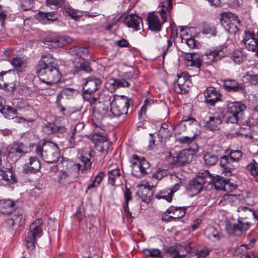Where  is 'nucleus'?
I'll return each mask as SVG.
<instances>
[{
	"mask_svg": "<svg viewBox=\"0 0 258 258\" xmlns=\"http://www.w3.org/2000/svg\"><path fill=\"white\" fill-rule=\"evenodd\" d=\"M182 119L185 121L188 130L195 134V135H198L199 133L198 121L189 116L183 117Z\"/></svg>",
	"mask_w": 258,
	"mask_h": 258,
	"instance_id": "f704fd0d",
	"label": "nucleus"
},
{
	"mask_svg": "<svg viewBox=\"0 0 258 258\" xmlns=\"http://www.w3.org/2000/svg\"><path fill=\"white\" fill-rule=\"evenodd\" d=\"M80 159L82 165L80 163H73L67 170L70 173V176L73 178L75 181L78 179L80 170L83 172H86L91 168L93 157L91 152H84L81 155Z\"/></svg>",
	"mask_w": 258,
	"mask_h": 258,
	"instance_id": "7ed1b4c3",
	"label": "nucleus"
},
{
	"mask_svg": "<svg viewBox=\"0 0 258 258\" xmlns=\"http://www.w3.org/2000/svg\"><path fill=\"white\" fill-rule=\"evenodd\" d=\"M178 79L174 85V90L178 94H185L192 86L190 76L187 72H181L177 75Z\"/></svg>",
	"mask_w": 258,
	"mask_h": 258,
	"instance_id": "9b49d317",
	"label": "nucleus"
},
{
	"mask_svg": "<svg viewBox=\"0 0 258 258\" xmlns=\"http://www.w3.org/2000/svg\"><path fill=\"white\" fill-rule=\"evenodd\" d=\"M194 154L189 149H183L168 157V163L175 166H180L191 162Z\"/></svg>",
	"mask_w": 258,
	"mask_h": 258,
	"instance_id": "6e6552de",
	"label": "nucleus"
},
{
	"mask_svg": "<svg viewBox=\"0 0 258 258\" xmlns=\"http://www.w3.org/2000/svg\"><path fill=\"white\" fill-rule=\"evenodd\" d=\"M48 67H57L56 59L50 54H43L36 67V71L47 69Z\"/></svg>",
	"mask_w": 258,
	"mask_h": 258,
	"instance_id": "4be33fe9",
	"label": "nucleus"
},
{
	"mask_svg": "<svg viewBox=\"0 0 258 258\" xmlns=\"http://www.w3.org/2000/svg\"><path fill=\"white\" fill-rule=\"evenodd\" d=\"M221 25L230 33H235L238 30L240 20L232 13H223L220 19Z\"/></svg>",
	"mask_w": 258,
	"mask_h": 258,
	"instance_id": "1a4fd4ad",
	"label": "nucleus"
},
{
	"mask_svg": "<svg viewBox=\"0 0 258 258\" xmlns=\"http://www.w3.org/2000/svg\"><path fill=\"white\" fill-rule=\"evenodd\" d=\"M142 21V19L139 16L133 14L126 16L124 20L125 25L134 31L140 30V24L143 25Z\"/></svg>",
	"mask_w": 258,
	"mask_h": 258,
	"instance_id": "bb28decb",
	"label": "nucleus"
},
{
	"mask_svg": "<svg viewBox=\"0 0 258 258\" xmlns=\"http://www.w3.org/2000/svg\"><path fill=\"white\" fill-rule=\"evenodd\" d=\"M226 180L227 179H225L224 177L219 175L214 177L213 182L215 189L224 191Z\"/></svg>",
	"mask_w": 258,
	"mask_h": 258,
	"instance_id": "a18cd8bd",
	"label": "nucleus"
},
{
	"mask_svg": "<svg viewBox=\"0 0 258 258\" xmlns=\"http://www.w3.org/2000/svg\"><path fill=\"white\" fill-rule=\"evenodd\" d=\"M187 66L195 67L198 69H200L202 66V59L197 53H195L190 61L187 63Z\"/></svg>",
	"mask_w": 258,
	"mask_h": 258,
	"instance_id": "5fc2aeb1",
	"label": "nucleus"
},
{
	"mask_svg": "<svg viewBox=\"0 0 258 258\" xmlns=\"http://www.w3.org/2000/svg\"><path fill=\"white\" fill-rule=\"evenodd\" d=\"M210 250L206 247H204L197 252H195L197 258H205L209 253Z\"/></svg>",
	"mask_w": 258,
	"mask_h": 258,
	"instance_id": "e2e57ef3",
	"label": "nucleus"
},
{
	"mask_svg": "<svg viewBox=\"0 0 258 258\" xmlns=\"http://www.w3.org/2000/svg\"><path fill=\"white\" fill-rule=\"evenodd\" d=\"M178 184H176L172 188H167L161 190L155 195V198L157 199H163L166 200L168 202H171L172 199L173 194L178 189Z\"/></svg>",
	"mask_w": 258,
	"mask_h": 258,
	"instance_id": "c756f323",
	"label": "nucleus"
},
{
	"mask_svg": "<svg viewBox=\"0 0 258 258\" xmlns=\"http://www.w3.org/2000/svg\"><path fill=\"white\" fill-rule=\"evenodd\" d=\"M186 208L184 207L170 206L167 210L168 213L173 214V219H179L183 217L186 213Z\"/></svg>",
	"mask_w": 258,
	"mask_h": 258,
	"instance_id": "c9c22d12",
	"label": "nucleus"
},
{
	"mask_svg": "<svg viewBox=\"0 0 258 258\" xmlns=\"http://www.w3.org/2000/svg\"><path fill=\"white\" fill-rule=\"evenodd\" d=\"M235 163L229 158V156L227 155L222 156L220 160V165L223 168V172L230 175L235 168V165H234Z\"/></svg>",
	"mask_w": 258,
	"mask_h": 258,
	"instance_id": "c85d7f7f",
	"label": "nucleus"
},
{
	"mask_svg": "<svg viewBox=\"0 0 258 258\" xmlns=\"http://www.w3.org/2000/svg\"><path fill=\"white\" fill-rule=\"evenodd\" d=\"M205 55L211 61H217L228 56V51L225 47L216 46L207 49Z\"/></svg>",
	"mask_w": 258,
	"mask_h": 258,
	"instance_id": "4468645a",
	"label": "nucleus"
},
{
	"mask_svg": "<svg viewBox=\"0 0 258 258\" xmlns=\"http://www.w3.org/2000/svg\"><path fill=\"white\" fill-rule=\"evenodd\" d=\"M228 56L234 64H240L246 58V55L239 50H234L231 53L228 52Z\"/></svg>",
	"mask_w": 258,
	"mask_h": 258,
	"instance_id": "473e14b6",
	"label": "nucleus"
},
{
	"mask_svg": "<svg viewBox=\"0 0 258 258\" xmlns=\"http://www.w3.org/2000/svg\"><path fill=\"white\" fill-rule=\"evenodd\" d=\"M247 248V245L242 244L235 250L236 255H240L241 258H255V254Z\"/></svg>",
	"mask_w": 258,
	"mask_h": 258,
	"instance_id": "72a5a7b5",
	"label": "nucleus"
},
{
	"mask_svg": "<svg viewBox=\"0 0 258 258\" xmlns=\"http://www.w3.org/2000/svg\"><path fill=\"white\" fill-rule=\"evenodd\" d=\"M205 183V179L199 176L192 180L189 184V189L194 195L199 194L203 188V185Z\"/></svg>",
	"mask_w": 258,
	"mask_h": 258,
	"instance_id": "7c9ffc66",
	"label": "nucleus"
},
{
	"mask_svg": "<svg viewBox=\"0 0 258 258\" xmlns=\"http://www.w3.org/2000/svg\"><path fill=\"white\" fill-rule=\"evenodd\" d=\"M237 211L238 212L245 213V215H247L249 217H253L258 220V212L255 211L254 209L246 206H240Z\"/></svg>",
	"mask_w": 258,
	"mask_h": 258,
	"instance_id": "37998d69",
	"label": "nucleus"
},
{
	"mask_svg": "<svg viewBox=\"0 0 258 258\" xmlns=\"http://www.w3.org/2000/svg\"><path fill=\"white\" fill-rule=\"evenodd\" d=\"M0 112L6 118L8 119L14 118V116L17 114V110L9 105L2 106L0 107Z\"/></svg>",
	"mask_w": 258,
	"mask_h": 258,
	"instance_id": "58836bf2",
	"label": "nucleus"
},
{
	"mask_svg": "<svg viewBox=\"0 0 258 258\" xmlns=\"http://www.w3.org/2000/svg\"><path fill=\"white\" fill-rule=\"evenodd\" d=\"M44 133L47 135H51L56 133L57 126L53 123H48L42 127Z\"/></svg>",
	"mask_w": 258,
	"mask_h": 258,
	"instance_id": "4d7b16f0",
	"label": "nucleus"
},
{
	"mask_svg": "<svg viewBox=\"0 0 258 258\" xmlns=\"http://www.w3.org/2000/svg\"><path fill=\"white\" fill-rule=\"evenodd\" d=\"M242 118L235 114H228L226 117V121L228 123H237Z\"/></svg>",
	"mask_w": 258,
	"mask_h": 258,
	"instance_id": "0e129e2a",
	"label": "nucleus"
},
{
	"mask_svg": "<svg viewBox=\"0 0 258 258\" xmlns=\"http://www.w3.org/2000/svg\"><path fill=\"white\" fill-rule=\"evenodd\" d=\"M124 203L123 205V209L124 212L126 213V216L132 217V213L129 210L128 202L132 200V192L128 188H126L124 191Z\"/></svg>",
	"mask_w": 258,
	"mask_h": 258,
	"instance_id": "ea45409f",
	"label": "nucleus"
},
{
	"mask_svg": "<svg viewBox=\"0 0 258 258\" xmlns=\"http://www.w3.org/2000/svg\"><path fill=\"white\" fill-rule=\"evenodd\" d=\"M132 174L133 176L140 178L147 174V169L149 168V163L144 157L133 155L130 160Z\"/></svg>",
	"mask_w": 258,
	"mask_h": 258,
	"instance_id": "39448f33",
	"label": "nucleus"
},
{
	"mask_svg": "<svg viewBox=\"0 0 258 258\" xmlns=\"http://www.w3.org/2000/svg\"><path fill=\"white\" fill-rule=\"evenodd\" d=\"M168 173V172L167 170L159 168L154 173L153 177L156 179L160 180L163 177L166 176Z\"/></svg>",
	"mask_w": 258,
	"mask_h": 258,
	"instance_id": "052dcab7",
	"label": "nucleus"
},
{
	"mask_svg": "<svg viewBox=\"0 0 258 258\" xmlns=\"http://www.w3.org/2000/svg\"><path fill=\"white\" fill-rule=\"evenodd\" d=\"M91 140L95 144L96 149L102 155H107L112 149L111 143L108 140L104 131L95 132Z\"/></svg>",
	"mask_w": 258,
	"mask_h": 258,
	"instance_id": "0eeeda50",
	"label": "nucleus"
},
{
	"mask_svg": "<svg viewBox=\"0 0 258 258\" xmlns=\"http://www.w3.org/2000/svg\"><path fill=\"white\" fill-rule=\"evenodd\" d=\"M64 12L76 21H79L81 18V15H78L77 12L71 7H66Z\"/></svg>",
	"mask_w": 258,
	"mask_h": 258,
	"instance_id": "603ef678",
	"label": "nucleus"
},
{
	"mask_svg": "<svg viewBox=\"0 0 258 258\" xmlns=\"http://www.w3.org/2000/svg\"><path fill=\"white\" fill-rule=\"evenodd\" d=\"M144 254L147 256H150L153 258H158L161 257V251L157 248L144 249L143 250Z\"/></svg>",
	"mask_w": 258,
	"mask_h": 258,
	"instance_id": "6e6d98bb",
	"label": "nucleus"
},
{
	"mask_svg": "<svg viewBox=\"0 0 258 258\" xmlns=\"http://www.w3.org/2000/svg\"><path fill=\"white\" fill-rule=\"evenodd\" d=\"M69 52L72 55H76L80 57H83L88 54L89 51L86 47L75 46L70 49Z\"/></svg>",
	"mask_w": 258,
	"mask_h": 258,
	"instance_id": "a19ab883",
	"label": "nucleus"
},
{
	"mask_svg": "<svg viewBox=\"0 0 258 258\" xmlns=\"http://www.w3.org/2000/svg\"><path fill=\"white\" fill-rule=\"evenodd\" d=\"M16 209V203L10 199L0 200V212L3 214L9 215Z\"/></svg>",
	"mask_w": 258,
	"mask_h": 258,
	"instance_id": "cd10ccee",
	"label": "nucleus"
},
{
	"mask_svg": "<svg viewBox=\"0 0 258 258\" xmlns=\"http://www.w3.org/2000/svg\"><path fill=\"white\" fill-rule=\"evenodd\" d=\"M246 169L253 179L258 182V163L253 159L246 166Z\"/></svg>",
	"mask_w": 258,
	"mask_h": 258,
	"instance_id": "4c0bfd02",
	"label": "nucleus"
},
{
	"mask_svg": "<svg viewBox=\"0 0 258 258\" xmlns=\"http://www.w3.org/2000/svg\"><path fill=\"white\" fill-rule=\"evenodd\" d=\"M0 175L2 179L8 184H14L17 181V178L13 168L10 163L2 165L0 170Z\"/></svg>",
	"mask_w": 258,
	"mask_h": 258,
	"instance_id": "6ab92c4d",
	"label": "nucleus"
},
{
	"mask_svg": "<svg viewBox=\"0 0 258 258\" xmlns=\"http://www.w3.org/2000/svg\"><path fill=\"white\" fill-rule=\"evenodd\" d=\"M226 153L227 154L226 155L229 156V158L235 162L239 161L242 156V152L239 150H232L230 151H227Z\"/></svg>",
	"mask_w": 258,
	"mask_h": 258,
	"instance_id": "3c124183",
	"label": "nucleus"
},
{
	"mask_svg": "<svg viewBox=\"0 0 258 258\" xmlns=\"http://www.w3.org/2000/svg\"><path fill=\"white\" fill-rule=\"evenodd\" d=\"M222 122L220 116L217 114H209L203 120L204 128L211 131L219 130Z\"/></svg>",
	"mask_w": 258,
	"mask_h": 258,
	"instance_id": "dca6fc26",
	"label": "nucleus"
},
{
	"mask_svg": "<svg viewBox=\"0 0 258 258\" xmlns=\"http://www.w3.org/2000/svg\"><path fill=\"white\" fill-rule=\"evenodd\" d=\"M35 152L44 161L49 163L56 162L60 155L59 148L52 142L44 143L42 146L37 145Z\"/></svg>",
	"mask_w": 258,
	"mask_h": 258,
	"instance_id": "f03ea898",
	"label": "nucleus"
},
{
	"mask_svg": "<svg viewBox=\"0 0 258 258\" xmlns=\"http://www.w3.org/2000/svg\"><path fill=\"white\" fill-rule=\"evenodd\" d=\"M223 87L229 92H238L243 94L245 92V86L242 83L232 79H227L222 80Z\"/></svg>",
	"mask_w": 258,
	"mask_h": 258,
	"instance_id": "f3484780",
	"label": "nucleus"
},
{
	"mask_svg": "<svg viewBox=\"0 0 258 258\" xmlns=\"http://www.w3.org/2000/svg\"><path fill=\"white\" fill-rule=\"evenodd\" d=\"M59 181L60 182L67 181L68 182L75 181L73 178L70 176V173L67 170H62L59 172L58 175Z\"/></svg>",
	"mask_w": 258,
	"mask_h": 258,
	"instance_id": "864d4df0",
	"label": "nucleus"
},
{
	"mask_svg": "<svg viewBox=\"0 0 258 258\" xmlns=\"http://www.w3.org/2000/svg\"><path fill=\"white\" fill-rule=\"evenodd\" d=\"M67 99L60 92L57 95L55 103L57 107L59 108V111H66V108L63 106V104L66 103Z\"/></svg>",
	"mask_w": 258,
	"mask_h": 258,
	"instance_id": "8fccbe9b",
	"label": "nucleus"
},
{
	"mask_svg": "<svg viewBox=\"0 0 258 258\" xmlns=\"http://www.w3.org/2000/svg\"><path fill=\"white\" fill-rule=\"evenodd\" d=\"M161 7L162 9L159 12L161 17V22L163 24L167 21L168 17L171 16V12L172 10V0H168L166 4H163Z\"/></svg>",
	"mask_w": 258,
	"mask_h": 258,
	"instance_id": "2f4dec72",
	"label": "nucleus"
},
{
	"mask_svg": "<svg viewBox=\"0 0 258 258\" xmlns=\"http://www.w3.org/2000/svg\"><path fill=\"white\" fill-rule=\"evenodd\" d=\"M15 79V75L12 71L1 72L0 73V88L6 90H9V86H10L11 88H13Z\"/></svg>",
	"mask_w": 258,
	"mask_h": 258,
	"instance_id": "aec40b11",
	"label": "nucleus"
},
{
	"mask_svg": "<svg viewBox=\"0 0 258 258\" xmlns=\"http://www.w3.org/2000/svg\"><path fill=\"white\" fill-rule=\"evenodd\" d=\"M35 18L42 23H48V18L46 13L39 12L35 15Z\"/></svg>",
	"mask_w": 258,
	"mask_h": 258,
	"instance_id": "680f3d73",
	"label": "nucleus"
},
{
	"mask_svg": "<svg viewBox=\"0 0 258 258\" xmlns=\"http://www.w3.org/2000/svg\"><path fill=\"white\" fill-rule=\"evenodd\" d=\"M76 132V127L73 126L71 128V133L70 134L69 142L71 146H74L77 144V142L75 140V135Z\"/></svg>",
	"mask_w": 258,
	"mask_h": 258,
	"instance_id": "338daca9",
	"label": "nucleus"
},
{
	"mask_svg": "<svg viewBox=\"0 0 258 258\" xmlns=\"http://www.w3.org/2000/svg\"><path fill=\"white\" fill-rule=\"evenodd\" d=\"M162 44H164L162 49L163 57L164 58L167 52L169 51V49L172 45V41L170 39L165 38L162 40Z\"/></svg>",
	"mask_w": 258,
	"mask_h": 258,
	"instance_id": "bf43d9fd",
	"label": "nucleus"
},
{
	"mask_svg": "<svg viewBox=\"0 0 258 258\" xmlns=\"http://www.w3.org/2000/svg\"><path fill=\"white\" fill-rule=\"evenodd\" d=\"M33 5V0H21V6L23 10H30Z\"/></svg>",
	"mask_w": 258,
	"mask_h": 258,
	"instance_id": "69168bd1",
	"label": "nucleus"
},
{
	"mask_svg": "<svg viewBox=\"0 0 258 258\" xmlns=\"http://www.w3.org/2000/svg\"><path fill=\"white\" fill-rule=\"evenodd\" d=\"M11 63L18 71L21 72H22L26 67L24 60L20 57L14 58L11 61Z\"/></svg>",
	"mask_w": 258,
	"mask_h": 258,
	"instance_id": "de8ad7c7",
	"label": "nucleus"
},
{
	"mask_svg": "<svg viewBox=\"0 0 258 258\" xmlns=\"http://www.w3.org/2000/svg\"><path fill=\"white\" fill-rule=\"evenodd\" d=\"M175 130L178 132V134H181L182 132H183L188 130L185 121L183 119L180 122V123L175 126Z\"/></svg>",
	"mask_w": 258,
	"mask_h": 258,
	"instance_id": "774afa93",
	"label": "nucleus"
},
{
	"mask_svg": "<svg viewBox=\"0 0 258 258\" xmlns=\"http://www.w3.org/2000/svg\"><path fill=\"white\" fill-rule=\"evenodd\" d=\"M247 217L239 218L238 223L236 224H232L231 223L227 224L226 230L228 233L231 235L238 236L240 235L243 231L248 229L250 223L245 221Z\"/></svg>",
	"mask_w": 258,
	"mask_h": 258,
	"instance_id": "ddd939ff",
	"label": "nucleus"
},
{
	"mask_svg": "<svg viewBox=\"0 0 258 258\" xmlns=\"http://www.w3.org/2000/svg\"><path fill=\"white\" fill-rule=\"evenodd\" d=\"M204 234L209 239L214 241L219 240L221 237V235L218 230L213 226L207 227L204 230Z\"/></svg>",
	"mask_w": 258,
	"mask_h": 258,
	"instance_id": "e433bc0d",
	"label": "nucleus"
},
{
	"mask_svg": "<svg viewBox=\"0 0 258 258\" xmlns=\"http://www.w3.org/2000/svg\"><path fill=\"white\" fill-rule=\"evenodd\" d=\"M168 125L166 123H163L161 125L158 133V135L161 140L167 139L171 136L172 133L171 130L168 128Z\"/></svg>",
	"mask_w": 258,
	"mask_h": 258,
	"instance_id": "c03bdc74",
	"label": "nucleus"
},
{
	"mask_svg": "<svg viewBox=\"0 0 258 258\" xmlns=\"http://www.w3.org/2000/svg\"><path fill=\"white\" fill-rule=\"evenodd\" d=\"M36 72L42 82L48 85L56 84L59 82L61 78V74L57 67H48Z\"/></svg>",
	"mask_w": 258,
	"mask_h": 258,
	"instance_id": "423d86ee",
	"label": "nucleus"
},
{
	"mask_svg": "<svg viewBox=\"0 0 258 258\" xmlns=\"http://www.w3.org/2000/svg\"><path fill=\"white\" fill-rule=\"evenodd\" d=\"M223 200L221 202L224 201L225 204H231L238 201V198L235 195L226 194L223 196Z\"/></svg>",
	"mask_w": 258,
	"mask_h": 258,
	"instance_id": "13d9d810",
	"label": "nucleus"
},
{
	"mask_svg": "<svg viewBox=\"0 0 258 258\" xmlns=\"http://www.w3.org/2000/svg\"><path fill=\"white\" fill-rule=\"evenodd\" d=\"M108 183L112 186L115 185L116 180L119 178L120 171L118 168H115L108 171Z\"/></svg>",
	"mask_w": 258,
	"mask_h": 258,
	"instance_id": "49530a36",
	"label": "nucleus"
},
{
	"mask_svg": "<svg viewBox=\"0 0 258 258\" xmlns=\"http://www.w3.org/2000/svg\"><path fill=\"white\" fill-rule=\"evenodd\" d=\"M106 100L110 105V111L114 116H119L123 114L126 115L129 107L133 105L132 99L124 95H115L111 101V96H104Z\"/></svg>",
	"mask_w": 258,
	"mask_h": 258,
	"instance_id": "f257e3e1",
	"label": "nucleus"
},
{
	"mask_svg": "<svg viewBox=\"0 0 258 258\" xmlns=\"http://www.w3.org/2000/svg\"><path fill=\"white\" fill-rule=\"evenodd\" d=\"M106 88L111 92L120 87H126L130 86V83L124 79H117L111 78L109 79L105 83Z\"/></svg>",
	"mask_w": 258,
	"mask_h": 258,
	"instance_id": "a878e982",
	"label": "nucleus"
},
{
	"mask_svg": "<svg viewBox=\"0 0 258 258\" xmlns=\"http://www.w3.org/2000/svg\"><path fill=\"white\" fill-rule=\"evenodd\" d=\"M146 20L150 30L156 32L161 31L163 23L160 21L158 16L156 15L154 12L149 13Z\"/></svg>",
	"mask_w": 258,
	"mask_h": 258,
	"instance_id": "5701e85b",
	"label": "nucleus"
},
{
	"mask_svg": "<svg viewBox=\"0 0 258 258\" xmlns=\"http://www.w3.org/2000/svg\"><path fill=\"white\" fill-rule=\"evenodd\" d=\"M205 164L207 166H213L218 161V156L211 152H206L203 155Z\"/></svg>",
	"mask_w": 258,
	"mask_h": 258,
	"instance_id": "79ce46f5",
	"label": "nucleus"
},
{
	"mask_svg": "<svg viewBox=\"0 0 258 258\" xmlns=\"http://www.w3.org/2000/svg\"><path fill=\"white\" fill-rule=\"evenodd\" d=\"M41 168L40 161L36 157H30L29 162H26L23 166V172L25 173H35Z\"/></svg>",
	"mask_w": 258,
	"mask_h": 258,
	"instance_id": "b1692460",
	"label": "nucleus"
},
{
	"mask_svg": "<svg viewBox=\"0 0 258 258\" xmlns=\"http://www.w3.org/2000/svg\"><path fill=\"white\" fill-rule=\"evenodd\" d=\"M246 106L241 102H230L228 104V114H235L243 118Z\"/></svg>",
	"mask_w": 258,
	"mask_h": 258,
	"instance_id": "393cba45",
	"label": "nucleus"
},
{
	"mask_svg": "<svg viewBox=\"0 0 258 258\" xmlns=\"http://www.w3.org/2000/svg\"><path fill=\"white\" fill-rule=\"evenodd\" d=\"M25 147L23 143L15 144L13 147L12 151L9 152V156H12L15 154H18L19 156L25 153Z\"/></svg>",
	"mask_w": 258,
	"mask_h": 258,
	"instance_id": "09e8293b",
	"label": "nucleus"
},
{
	"mask_svg": "<svg viewBox=\"0 0 258 258\" xmlns=\"http://www.w3.org/2000/svg\"><path fill=\"white\" fill-rule=\"evenodd\" d=\"M242 42L245 47L249 51H255L258 46V41L255 38L254 34L250 31H245Z\"/></svg>",
	"mask_w": 258,
	"mask_h": 258,
	"instance_id": "412c9836",
	"label": "nucleus"
},
{
	"mask_svg": "<svg viewBox=\"0 0 258 258\" xmlns=\"http://www.w3.org/2000/svg\"><path fill=\"white\" fill-rule=\"evenodd\" d=\"M100 79L90 77L84 80L82 84L83 96L84 99H89L98 89L101 85Z\"/></svg>",
	"mask_w": 258,
	"mask_h": 258,
	"instance_id": "9d476101",
	"label": "nucleus"
},
{
	"mask_svg": "<svg viewBox=\"0 0 258 258\" xmlns=\"http://www.w3.org/2000/svg\"><path fill=\"white\" fill-rule=\"evenodd\" d=\"M104 96L106 95L103 94L100 97V99H102L103 102L98 101L92 109L94 116L98 119L103 118L108 112L109 102L106 100Z\"/></svg>",
	"mask_w": 258,
	"mask_h": 258,
	"instance_id": "2eb2a0df",
	"label": "nucleus"
},
{
	"mask_svg": "<svg viewBox=\"0 0 258 258\" xmlns=\"http://www.w3.org/2000/svg\"><path fill=\"white\" fill-rule=\"evenodd\" d=\"M72 39L66 36H49L46 37L44 40V44L51 48H57L63 47L70 43Z\"/></svg>",
	"mask_w": 258,
	"mask_h": 258,
	"instance_id": "f8f14e48",
	"label": "nucleus"
},
{
	"mask_svg": "<svg viewBox=\"0 0 258 258\" xmlns=\"http://www.w3.org/2000/svg\"><path fill=\"white\" fill-rule=\"evenodd\" d=\"M205 102L211 106L221 100V94L218 90L213 87H209L204 91Z\"/></svg>",
	"mask_w": 258,
	"mask_h": 258,
	"instance_id": "a211bd4d",
	"label": "nucleus"
},
{
	"mask_svg": "<svg viewBox=\"0 0 258 258\" xmlns=\"http://www.w3.org/2000/svg\"><path fill=\"white\" fill-rule=\"evenodd\" d=\"M43 223L42 219L39 218L34 220L30 225L29 230L25 238L26 245L28 250H32L35 248L37 238L42 235Z\"/></svg>",
	"mask_w": 258,
	"mask_h": 258,
	"instance_id": "20e7f679",
	"label": "nucleus"
}]
</instances>
